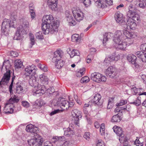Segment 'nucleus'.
<instances>
[{
	"label": "nucleus",
	"mask_w": 146,
	"mask_h": 146,
	"mask_svg": "<svg viewBox=\"0 0 146 146\" xmlns=\"http://www.w3.org/2000/svg\"><path fill=\"white\" fill-rule=\"evenodd\" d=\"M11 19L13 20V22L15 23V24L16 25V23L15 21L16 19H17V16L15 15H12L11 16Z\"/></svg>",
	"instance_id": "obj_56"
},
{
	"label": "nucleus",
	"mask_w": 146,
	"mask_h": 146,
	"mask_svg": "<svg viewBox=\"0 0 146 146\" xmlns=\"http://www.w3.org/2000/svg\"><path fill=\"white\" fill-rule=\"evenodd\" d=\"M125 42H126L127 44V46L131 45L133 43V39L131 38H126L125 39Z\"/></svg>",
	"instance_id": "obj_46"
},
{
	"label": "nucleus",
	"mask_w": 146,
	"mask_h": 146,
	"mask_svg": "<svg viewBox=\"0 0 146 146\" xmlns=\"http://www.w3.org/2000/svg\"><path fill=\"white\" fill-rule=\"evenodd\" d=\"M95 5L100 8H104L107 7V5L100 0H98L96 1Z\"/></svg>",
	"instance_id": "obj_32"
},
{
	"label": "nucleus",
	"mask_w": 146,
	"mask_h": 146,
	"mask_svg": "<svg viewBox=\"0 0 146 146\" xmlns=\"http://www.w3.org/2000/svg\"><path fill=\"white\" fill-rule=\"evenodd\" d=\"M139 76L143 82L146 84V75L142 73H140L139 74Z\"/></svg>",
	"instance_id": "obj_40"
},
{
	"label": "nucleus",
	"mask_w": 146,
	"mask_h": 146,
	"mask_svg": "<svg viewBox=\"0 0 146 146\" xmlns=\"http://www.w3.org/2000/svg\"><path fill=\"white\" fill-rule=\"evenodd\" d=\"M140 49L143 51H146V43L141 44L140 46Z\"/></svg>",
	"instance_id": "obj_54"
},
{
	"label": "nucleus",
	"mask_w": 146,
	"mask_h": 146,
	"mask_svg": "<svg viewBox=\"0 0 146 146\" xmlns=\"http://www.w3.org/2000/svg\"><path fill=\"white\" fill-rule=\"evenodd\" d=\"M114 131L119 137H121V138L124 136V134L123 133L122 128L120 127L115 126L113 128Z\"/></svg>",
	"instance_id": "obj_20"
},
{
	"label": "nucleus",
	"mask_w": 146,
	"mask_h": 146,
	"mask_svg": "<svg viewBox=\"0 0 146 146\" xmlns=\"http://www.w3.org/2000/svg\"><path fill=\"white\" fill-rule=\"evenodd\" d=\"M97 146H105V144L102 140H99L97 144Z\"/></svg>",
	"instance_id": "obj_53"
},
{
	"label": "nucleus",
	"mask_w": 146,
	"mask_h": 146,
	"mask_svg": "<svg viewBox=\"0 0 146 146\" xmlns=\"http://www.w3.org/2000/svg\"><path fill=\"white\" fill-rule=\"evenodd\" d=\"M132 90L134 91V94L135 95H138V91H139L138 89H137L135 88H133L132 89Z\"/></svg>",
	"instance_id": "obj_62"
},
{
	"label": "nucleus",
	"mask_w": 146,
	"mask_h": 146,
	"mask_svg": "<svg viewBox=\"0 0 146 146\" xmlns=\"http://www.w3.org/2000/svg\"><path fill=\"white\" fill-rule=\"evenodd\" d=\"M61 111H62L61 110H59V109L55 110L54 111H52L50 113V115L51 116H52L55 114H56L58 113H59Z\"/></svg>",
	"instance_id": "obj_49"
},
{
	"label": "nucleus",
	"mask_w": 146,
	"mask_h": 146,
	"mask_svg": "<svg viewBox=\"0 0 146 146\" xmlns=\"http://www.w3.org/2000/svg\"><path fill=\"white\" fill-rule=\"evenodd\" d=\"M43 142V138L37 133L34 134L33 136L28 141L30 146H42Z\"/></svg>",
	"instance_id": "obj_7"
},
{
	"label": "nucleus",
	"mask_w": 146,
	"mask_h": 146,
	"mask_svg": "<svg viewBox=\"0 0 146 146\" xmlns=\"http://www.w3.org/2000/svg\"><path fill=\"white\" fill-rule=\"evenodd\" d=\"M134 143H135V145H136L137 146H139L140 145V146H142V144L141 142H140L139 140H137L136 139L135 142Z\"/></svg>",
	"instance_id": "obj_59"
},
{
	"label": "nucleus",
	"mask_w": 146,
	"mask_h": 146,
	"mask_svg": "<svg viewBox=\"0 0 146 146\" xmlns=\"http://www.w3.org/2000/svg\"><path fill=\"white\" fill-rule=\"evenodd\" d=\"M20 24L21 25L20 26H21L23 28L28 27L29 26V23L25 19H21L20 20Z\"/></svg>",
	"instance_id": "obj_35"
},
{
	"label": "nucleus",
	"mask_w": 146,
	"mask_h": 146,
	"mask_svg": "<svg viewBox=\"0 0 146 146\" xmlns=\"http://www.w3.org/2000/svg\"><path fill=\"white\" fill-rule=\"evenodd\" d=\"M71 38L72 42H76L77 43H80L81 39L80 36L77 34H74L72 35Z\"/></svg>",
	"instance_id": "obj_26"
},
{
	"label": "nucleus",
	"mask_w": 146,
	"mask_h": 146,
	"mask_svg": "<svg viewBox=\"0 0 146 146\" xmlns=\"http://www.w3.org/2000/svg\"><path fill=\"white\" fill-rule=\"evenodd\" d=\"M31 17L32 19H33L35 18V11H31L30 12Z\"/></svg>",
	"instance_id": "obj_63"
},
{
	"label": "nucleus",
	"mask_w": 146,
	"mask_h": 146,
	"mask_svg": "<svg viewBox=\"0 0 146 146\" xmlns=\"http://www.w3.org/2000/svg\"><path fill=\"white\" fill-rule=\"evenodd\" d=\"M131 109V106L129 104H127L125 107H121L122 110H125L127 111H129Z\"/></svg>",
	"instance_id": "obj_51"
},
{
	"label": "nucleus",
	"mask_w": 146,
	"mask_h": 146,
	"mask_svg": "<svg viewBox=\"0 0 146 146\" xmlns=\"http://www.w3.org/2000/svg\"><path fill=\"white\" fill-rule=\"evenodd\" d=\"M62 138L61 137H53L52 138V141L54 143H55V142L61 139Z\"/></svg>",
	"instance_id": "obj_57"
},
{
	"label": "nucleus",
	"mask_w": 146,
	"mask_h": 146,
	"mask_svg": "<svg viewBox=\"0 0 146 146\" xmlns=\"http://www.w3.org/2000/svg\"><path fill=\"white\" fill-rule=\"evenodd\" d=\"M101 98V95L98 93H97L94 96V98L92 100V102L95 105L100 106L102 104V102L100 101Z\"/></svg>",
	"instance_id": "obj_19"
},
{
	"label": "nucleus",
	"mask_w": 146,
	"mask_h": 146,
	"mask_svg": "<svg viewBox=\"0 0 146 146\" xmlns=\"http://www.w3.org/2000/svg\"><path fill=\"white\" fill-rule=\"evenodd\" d=\"M26 130L27 132L33 133L34 134L37 133L38 131V127L31 124H29L26 126Z\"/></svg>",
	"instance_id": "obj_18"
},
{
	"label": "nucleus",
	"mask_w": 146,
	"mask_h": 146,
	"mask_svg": "<svg viewBox=\"0 0 146 146\" xmlns=\"http://www.w3.org/2000/svg\"><path fill=\"white\" fill-rule=\"evenodd\" d=\"M16 92L18 94L22 93L23 92V89L21 83L17 82L16 84Z\"/></svg>",
	"instance_id": "obj_30"
},
{
	"label": "nucleus",
	"mask_w": 146,
	"mask_h": 146,
	"mask_svg": "<svg viewBox=\"0 0 146 146\" xmlns=\"http://www.w3.org/2000/svg\"><path fill=\"white\" fill-rule=\"evenodd\" d=\"M5 65L6 70V72L4 74L3 76L0 81V86L2 85H7L9 82L11 76L10 70L9 68L11 65L8 60H5L3 62V66Z\"/></svg>",
	"instance_id": "obj_4"
},
{
	"label": "nucleus",
	"mask_w": 146,
	"mask_h": 146,
	"mask_svg": "<svg viewBox=\"0 0 146 146\" xmlns=\"http://www.w3.org/2000/svg\"><path fill=\"white\" fill-rule=\"evenodd\" d=\"M46 90H45V92L46 91L47 93H48L50 94H52L55 92L53 89H52L51 88H48L47 89L46 88Z\"/></svg>",
	"instance_id": "obj_58"
},
{
	"label": "nucleus",
	"mask_w": 146,
	"mask_h": 146,
	"mask_svg": "<svg viewBox=\"0 0 146 146\" xmlns=\"http://www.w3.org/2000/svg\"><path fill=\"white\" fill-rule=\"evenodd\" d=\"M26 31L21 26H19L17 28L13 39L16 40H19L21 38V35L25 34Z\"/></svg>",
	"instance_id": "obj_13"
},
{
	"label": "nucleus",
	"mask_w": 146,
	"mask_h": 146,
	"mask_svg": "<svg viewBox=\"0 0 146 146\" xmlns=\"http://www.w3.org/2000/svg\"><path fill=\"white\" fill-rule=\"evenodd\" d=\"M65 18L67 21H70L72 19L73 17L71 13L69 11L67 10L65 12Z\"/></svg>",
	"instance_id": "obj_38"
},
{
	"label": "nucleus",
	"mask_w": 146,
	"mask_h": 146,
	"mask_svg": "<svg viewBox=\"0 0 146 146\" xmlns=\"http://www.w3.org/2000/svg\"><path fill=\"white\" fill-rule=\"evenodd\" d=\"M8 54L11 56L13 57H17L18 55V54L17 52L13 51H11L9 52Z\"/></svg>",
	"instance_id": "obj_45"
},
{
	"label": "nucleus",
	"mask_w": 146,
	"mask_h": 146,
	"mask_svg": "<svg viewBox=\"0 0 146 146\" xmlns=\"http://www.w3.org/2000/svg\"><path fill=\"white\" fill-rule=\"evenodd\" d=\"M137 3L136 5L137 7H139L143 9L146 7V0H137Z\"/></svg>",
	"instance_id": "obj_22"
},
{
	"label": "nucleus",
	"mask_w": 146,
	"mask_h": 146,
	"mask_svg": "<svg viewBox=\"0 0 146 146\" xmlns=\"http://www.w3.org/2000/svg\"><path fill=\"white\" fill-rule=\"evenodd\" d=\"M29 38L30 41H31L30 44L31 46H30V48H31L32 46L35 44V40L33 35L31 33L29 34Z\"/></svg>",
	"instance_id": "obj_39"
},
{
	"label": "nucleus",
	"mask_w": 146,
	"mask_h": 146,
	"mask_svg": "<svg viewBox=\"0 0 146 146\" xmlns=\"http://www.w3.org/2000/svg\"><path fill=\"white\" fill-rule=\"evenodd\" d=\"M72 12L74 17L77 21L80 22L83 19V13L79 9L73 8L72 9Z\"/></svg>",
	"instance_id": "obj_10"
},
{
	"label": "nucleus",
	"mask_w": 146,
	"mask_h": 146,
	"mask_svg": "<svg viewBox=\"0 0 146 146\" xmlns=\"http://www.w3.org/2000/svg\"><path fill=\"white\" fill-rule=\"evenodd\" d=\"M73 113H72V115L74 117V123L76 125L78 126V121L80 120V119L82 117L81 115V112L80 111H78L77 110H73Z\"/></svg>",
	"instance_id": "obj_17"
},
{
	"label": "nucleus",
	"mask_w": 146,
	"mask_h": 146,
	"mask_svg": "<svg viewBox=\"0 0 146 146\" xmlns=\"http://www.w3.org/2000/svg\"><path fill=\"white\" fill-rule=\"evenodd\" d=\"M127 16L130 18H131V19L134 20L135 21H139L140 20L139 15L135 11L132 10L129 11L127 13Z\"/></svg>",
	"instance_id": "obj_15"
},
{
	"label": "nucleus",
	"mask_w": 146,
	"mask_h": 146,
	"mask_svg": "<svg viewBox=\"0 0 146 146\" xmlns=\"http://www.w3.org/2000/svg\"><path fill=\"white\" fill-rule=\"evenodd\" d=\"M36 38L39 39H42L43 38L41 32L36 33Z\"/></svg>",
	"instance_id": "obj_47"
},
{
	"label": "nucleus",
	"mask_w": 146,
	"mask_h": 146,
	"mask_svg": "<svg viewBox=\"0 0 146 146\" xmlns=\"http://www.w3.org/2000/svg\"><path fill=\"white\" fill-rule=\"evenodd\" d=\"M90 55H88L87 57V62L88 63H90V61L93 59V57H92L91 58H90Z\"/></svg>",
	"instance_id": "obj_61"
},
{
	"label": "nucleus",
	"mask_w": 146,
	"mask_h": 146,
	"mask_svg": "<svg viewBox=\"0 0 146 146\" xmlns=\"http://www.w3.org/2000/svg\"><path fill=\"white\" fill-rule=\"evenodd\" d=\"M9 104L7 103L4 107L5 112V113H12L13 112V109L9 106H7Z\"/></svg>",
	"instance_id": "obj_34"
},
{
	"label": "nucleus",
	"mask_w": 146,
	"mask_h": 146,
	"mask_svg": "<svg viewBox=\"0 0 146 146\" xmlns=\"http://www.w3.org/2000/svg\"><path fill=\"white\" fill-rule=\"evenodd\" d=\"M133 21L134 20L131 19L128 20L127 23L125 22L124 24H122V27L128 29H135L136 27V25Z\"/></svg>",
	"instance_id": "obj_11"
},
{
	"label": "nucleus",
	"mask_w": 146,
	"mask_h": 146,
	"mask_svg": "<svg viewBox=\"0 0 146 146\" xmlns=\"http://www.w3.org/2000/svg\"><path fill=\"white\" fill-rule=\"evenodd\" d=\"M89 78L87 76H85L82 78L80 80L81 83H87L89 82Z\"/></svg>",
	"instance_id": "obj_43"
},
{
	"label": "nucleus",
	"mask_w": 146,
	"mask_h": 146,
	"mask_svg": "<svg viewBox=\"0 0 146 146\" xmlns=\"http://www.w3.org/2000/svg\"><path fill=\"white\" fill-rule=\"evenodd\" d=\"M119 56H117L116 57H115V55H110L107 58L108 61H112L114 60L116 61H117L118 59H119Z\"/></svg>",
	"instance_id": "obj_37"
},
{
	"label": "nucleus",
	"mask_w": 146,
	"mask_h": 146,
	"mask_svg": "<svg viewBox=\"0 0 146 146\" xmlns=\"http://www.w3.org/2000/svg\"><path fill=\"white\" fill-rule=\"evenodd\" d=\"M128 61L133 64H135L136 62L137 57L133 54H129L127 56Z\"/></svg>",
	"instance_id": "obj_25"
},
{
	"label": "nucleus",
	"mask_w": 146,
	"mask_h": 146,
	"mask_svg": "<svg viewBox=\"0 0 146 146\" xmlns=\"http://www.w3.org/2000/svg\"><path fill=\"white\" fill-rule=\"evenodd\" d=\"M11 21L9 19H4L2 23L1 28L2 35H4L7 36L9 35V28L10 27L15 28L17 27L16 25L15 24V23L13 22V24L12 23L11 24Z\"/></svg>",
	"instance_id": "obj_6"
},
{
	"label": "nucleus",
	"mask_w": 146,
	"mask_h": 146,
	"mask_svg": "<svg viewBox=\"0 0 146 146\" xmlns=\"http://www.w3.org/2000/svg\"><path fill=\"white\" fill-rule=\"evenodd\" d=\"M127 101L126 100H120L119 103H117L116 104V106H121L127 103Z\"/></svg>",
	"instance_id": "obj_41"
},
{
	"label": "nucleus",
	"mask_w": 146,
	"mask_h": 146,
	"mask_svg": "<svg viewBox=\"0 0 146 146\" xmlns=\"http://www.w3.org/2000/svg\"><path fill=\"white\" fill-rule=\"evenodd\" d=\"M121 33L123 35V38H124V36L126 37L127 38H129L133 37V34L127 31H125L123 32H121Z\"/></svg>",
	"instance_id": "obj_36"
},
{
	"label": "nucleus",
	"mask_w": 146,
	"mask_h": 146,
	"mask_svg": "<svg viewBox=\"0 0 146 146\" xmlns=\"http://www.w3.org/2000/svg\"><path fill=\"white\" fill-rule=\"evenodd\" d=\"M41 68H41L40 69L44 72H46L48 71V68L47 67L44 65L43 64Z\"/></svg>",
	"instance_id": "obj_60"
},
{
	"label": "nucleus",
	"mask_w": 146,
	"mask_h": 146,
	"mask_svg": "<svg viewBox=\"0 0 146 146\" xmlns=\"http://www.w3.org/2000/svg\"><path fill=\"white\" fill-rule=\"evenodd\" d=\"M123 35L121 33L120 31H117L115 32L114 36L113 41L117 46V48L122 50H125L127 46L126 42L123 41Z\"/></svg>",
	"instance_id": "obj_3"
},
{
	"label": "nucleus",
	"mask_w": 146,
	"mask_h": 146,
	"mask_svg": "<svg viewBox=\"0 0 146 146\" xmlns=\"http://www.w3.org/2000/svg\"><path fill=\"white\" fill-rule=\"evenodd\" d=\"M42 29L45 35L48 34L50 32L51 34L55 33L57 32L59 23L55 21L52 15H44L42 19Z\"/></svg>",
	"instance_id": "obj_1"
},
{
	"label": "nucleus",
	"mask_w": 146,
	"mask_h": 146,
	"mask_svg": "<svg viewBox=\"0 0 146 146\" xmlns=\"http://www.w3.org/2000/svg\"><path fill=\"white\" fill-rule=\"evenodd\" d=\"M84 137L86 139L89 140L90 138V133L88 132H85L84 135Z\"/></svg>",
	"instance_id": "obj_52"
},
{
	"label": "nucleus",
	"mask_w": 146,
	"mask_h": 146,
	"mask_svg": "<svg viewBox=\"0 0 146 146\" xmlns=\"http://www.w3.org/2000/svg\"><path fill=\"white\" fill-rule=\"evenodd\" d=\"M15 67L16 69L23 68V62L20 59H17L15 61Z\"/></svg>",
	"instance_id": "obj_27"
},
{
	"label": "nucleus",
	"mask_w": 146,
	"mask_h": 146,
	"mask_svg": "<svg viewBox=\"0 0 146 146\" xmlns=\"http://www.w3.org/2000/svg\"><path fill=\"white\" fill-rule=\"evenodd\" d=\"M121 118L119 116V113L114 115L111 119V121L113 122H118L121 120Z\"/></svg>",
	"instance_id": "obj_33"
},
{
	"label": "nucleus",
	"mask_w": 146,
	"mask_h": 146,
	"mask_svg": "<svg viewBox=\"0 0 146 146\" xmlns=\"http://www.w3.org/2000/svg\"><path fill=\"white\" fill-rule=\"evenodd\" d=\"M74 49L73 50L70 52L69 53V54L70 55L71 57L72 58L75 56L74 54Z\"/></svg>",
	"instance_id": "obj_64"
},
{
	"label": "nucleus",
	"mask_w": 146,
	"mask_h": 146,
	"mask_svg": "<svg viewBox=\"0 0 146 146\" xmlns=\"http://www.w3.org/2000/svg\"><path fill=\"white\" fill-rule=\"evenodd\" d=\"M22 104L23 106L26 108L29 106V103L26 101H23L22 102Z\"/></svg>",
	"instance_id": "obj_55"
},
{
	"label": "nucleus",
	"mask_w": 146,
	"mask_h": 146,
	"mask_svg": "<svg viewBox=\"0 0 146 146\" xmlns=\"http://www.w3.org/2000/svg\"><path fill=\"white\" fill-rule=\"evenodd\" d=\"M58 0H48L47 4L51 10L56 11L57 9Z\"/></svg>",
	"instance_id": "obj_16"
},
{
	"label": "nucleus",
	"mask_w": 146,
	"mask_h": 146,
	"mask_svg": "<svg viewBox=\"0 0 146 146\" xmlns=\"http://www.w3.org/2000/svg\"><path fill=\"white\" fill-rule=\"evenodd\" d=\"M129 104H133L136 106H139L141 104V98L139 97H138L135 100L133 101L130 100Z\"/></svg>",
	"instance_id": "obj_29"
},
{
	"label": "nucleus",
	"mask_w": 146,
	"mask_h": 146,
	"mask_svg": "<svg viewBox=\"0 0 146 146\" xmlns=\"http://www.w3.org/2000/svg\"><path fill=\"white\" fill-rule=\"evenodd\" d=\"M113 36V34L110 32L105 33L104 35L103 44H104L109 39L111 38Z\"/></svg>",
	"instance_id": "obj_23"
},
{
	"label": "nucleus",
	"mask_w": 146,
	"mask_h": 146,
	"mask_svg": "<svg viewBox=\"0 0 146 146\" xmlns=\"http://www.w3.org/2000/svg\"><path fill=\"white\" fill-rule=\"evenodd\" d=\"M113 105V102L109 99L108 102V106H107V109H110L112 107Z\"/></svg>",
	"instance_id": "obj_50"
},
{
	"label": "nucleus",
	"mask_w": 146,
	"mask_h": 146,
	"mask_svg": "<svg viewBox=\"0 0 146 146\" xmlns=\"http://www.w3.org/2000/svg\"><path fill=\"white\" fill-rule=\"evenodd\" d=\"M114 18L116 22L122 27V24L125 22L123 14L119 11L117 12L115 14Z\"/></svg>",
	"instance_id": "obj_14"
},
{
	"label": "nucleus",
	"mask_w": 146,
	"mask_h": 146,
	"mask_svg": "<svg viewBox=\"0 0 146 146\" xmlns=\"http://www.w3.org/2000/svg\"><path fill=\"white\" fill-rule=\"evenodd\" d=\"M92 80L96 82L99 83L101 81L105 82L106 80V77L97 72L92 73L91 75Z\"/></svg>",
	"instance_id": "obj_9"
},
{
	"label": "nucleus",
	"mask_w": 146,
	"mask_h": 146,
	"mask_svg": "<svg viewBox=\"0 0 146 146\" xmlns=\"http://www.w3.org/2000/svg\"><path fill=\"white\" fill-rule=\"evenodd\" d=\"M19 101V99L17 98L15 96H14L13 98H11L9 100V102L11 103L17 102Z\"/></svg>",
	"instance_id": "obj_42"
},
{
	"label": "nucleus",
	"mask_w": 146,
	"mask_h": 146,
	"mask_svg": "<svg viewBox=\"0 0 146 146\" xmlns=\"http://www.w3.org/2000/svg\"><path fill=\"white\" fill-rule=\"evenodd\" d=\"M135 54L138 57L141 59L143 62H146V53L143 52L138 51L135 52Z\"/></svg>",
	"instance_id": "obj_21"
},
{
	"label": "nucleus",
	"mask_w": 146,
	"mask_h": 146,
	"mask_svg": "<svg viewBox=\"0 0 146 146\" xmlns=\"http://www.w3.org/2000/svg\"><path fill=\"white\" fill-rule=\"evenodd\" d=\"M63 52L60 50L54 52L52 61L55 63V66L57 69H60L64 66V62L61 59L62 55Z\"/></svg>",
	"instance_id": "obj_5"
},
{
	"label": "nucleus",
	"mask_w": 146,
	"mask_h": 146,
	"mask_svg": "<svg viewBox=\"0 0 146 146\" xmlns=\"http://www.w3.org/2000/svg\"><path fill=\"white\" fill-rule=\"evenodd\" d=\"M37 79V77L32 76L29 80V83L31 86L34 88L33 91L34 93L33 95L38 96L44 93L46 90L44 86L39 84Z\"/></svg>",
	"instance_id": "obj_2"
},
{
	"label": "nucleus",
	"mask_w": 146,
	"mask_h": 146,
	"mask_svg": "<svg viewBox=\"0 0 146 146\" xmlns=\"http://www.w3.org/2000/svg\"><path fill=\"white\" fill-rule=\"evenodd\" d=\"M82 2L84 5L86 7H87L91 4L90 0H83V1Z\"/></svg>",
	"instance_id": "obj_48"
},
{
	"label": "nucleus",
	"mask_w": 146,
	"mask_h": 146,
	"mask_svg": "<svg viewBox=\"0 0 146 146\" xmlns=\"http://www.w3.org/2000/svg\"><path fill=\"white\" fill-rule=\"evenodd\" d=\"M64 135L68 137L71 136L74 134V131L70 128L68 127L64 131Z\"/></svg>",
	"instance_id": "obj_31"
},
{
	"label": "nucleus",
	"mask_w": 146,
	"mask_h": 146,
	"mask_svg": "<svg viewBox=\"0 0 146 146\" xmlns=\"http://www.w3.org/2000/svg\"><path fill=\"white\" fill-rule=\"evenodd\" d=\"M57 105L60 106L61 108L64 110H67L69 108L72 107L74 105L73 102H69L63 98H61L60 100L57 101L55 100Z\"/></svg>",
	"instance_id": "obj_8"
},
{
	"label": "nucleus",
	"mask_w": 146,
	"mask_h": 146,
	"mask_svg": "<svg viewBox=\"0 0 146 146\" xmlns=\"http://www.w3.org/2000/svg\"><path fill=\"white\" fill-rule=\"evenodd\" d=\"M105 73L107 76L113 78L117 74V69L112 66H110L106 70Z\"/></svg>",
	"instance_id": "obj_12"
},
{
	"label": "nucleus",
	"mask_w": 146,
	"mask_h": 146,
	"mask_svg": "<svg viewBox=\"0 0 146 146\" xmlns=\"http://www.w3.org/2000/svg\"><path fill=\"white\" fill-rule=\"evenodd\" d=\"M40 81L45 84L48 83V79L47 77L44 74H41L39 76Z\"/></svg>",
	"instance_id": "obj_28"
},
{
	"label": "nucleus",
	"mask_w": 146,
	"mask_h": 146,
	"mask_svg": "<svg viewBox=\"0 0 146 146\" xmlns=\"http://www.w3.org/2000/svg\"><path fill=\"white\" fill-rule=\"evenodd\" d=\"M25 71L29 74H30L31 73H33L35 72L36 70L33 65L28 66L25 68Z\"/></svg>",
	"instance_id": "obj_24"
},
{
	"label": "nucleus",
	"mask_w": 146,
	"mask_h": 146,
	"mask_svg": "<svg viewBox=\"0 0 146 146\" xmlns=\"http://www.w3.org/2000/svg\"><path fill=\"white\" fill-rule=\"evenodd\" d=\"M68 23V25L69 26H74L76 24V22L75 21L73 20L72 18L70 21H67Z\"/></svg>",
	"instance_id": "obj_44"
}]
</instances>
